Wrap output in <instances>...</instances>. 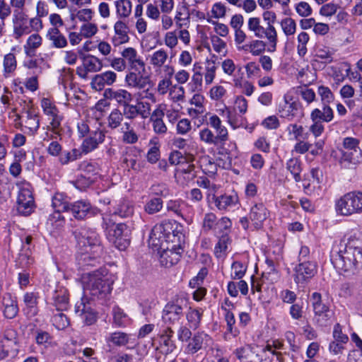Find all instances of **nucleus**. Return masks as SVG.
Returning <instances> with one entry per match:
<instances>
[{
	"label": "nucleus",
	"mask_w": 362,
	"mask_h": 362,
	"mask_svg": "<svg viewBox=\"0 0 362 362\" xmlns=\"http://www.w3.org/2000/svg\"><path fill=\"white\" fill-rule=\"evenodd\" d=\"M336 269L348 274H355L362 268V238L356 235L340 241L337 253L332 256Z\"/></svg>",
	"instance_id": "1"
},
{
	"label": "nucleus",
	"mask_w": 362,
	"mask_h": 362,
	"mask_svg": "<svg viewBox=\"0 0 362 362\" xmlns=\"http://www.w3.org/2000/svg\"><path fill=\"white\" fill-rule=\"evenodd\" d=\"M75 234L81 250L77 257L78 265L83 269L89 266L95 267L103 251L98 234L94 230L87 229H81Z\"/></svg>",
	"instance_id": "2"
},
{
	"label": "nucleus",
	"mask_w": 362,
	"mask_h": 362,
	"mask_svg": "<svg viewBox=\"0 0 362 362\" xmlns=\"http://www.w3.org/2000/svg\"><path fill=\"white\" fill-rule=\"evenodd\" d=\"M167 233L165 226L163 224L156 225L151 230L148 245L160 253V262L163 266L169 267L177 263L181 257L180 248H175L173 246L169 248L166 245Z\"/></svg>",
	"instance_id": "3"
},
{
	"label": "nucleus",
	"mask_w": 362,
	"mask_h": 362,
	"mask_svg": "<svg viewBox=\"0 0 362 362\" xmlns=\"http://www.w3.org/2000/svg\"><path fill=\"white\" fill-rule=\"evenodd\" d=\"M81 279L85 292L99 298L110 293L114 283L112 275L105 269L83 274Z\"/></svg>",
	"instance_id": "4"
},
{
	"label": "nucleus",
	"mask_w": 362,
	"mask_h": 362,
	"mask_svg": "<svg viewBox=\"0 0 362 362\" xmlns=\"http://www.w3.org/2000/svg\"><path fill=\"white\" fill-rule=\"evenodd\" d=\"M336 210L343 216L362 213V192H351L344 195L337 201Z\"/></svg>",
	"instance_id": "5"
},
{
	"label": "nucleus",
	"mask_w": 362,
	"mask_h": 362,
	"mask_svg": "<svg viewBox=\"0 0 362 362\" xmlns=\"http://www.w3.org/2000/svg\"><path fill=\"white\" fill-rule=\"evenodd\" d=\"M187 308L188 301L186 298H175L165 305L162 315L163 322L170 325L178 323L183 315V311Z\"/></svg>",
	"instance_id": "6"
},
{
	"label": "nucleus",
	"mask_w": 362,
	"mask_h": 362,
	"mask_svg": "<svg viewBox=\"0 0 362 362\" xmlns=\"http://www.w3.org/2000/svg\"><path fill=\"white\" fill-rule=\"evenodd\" d=\"M107 228L110 240L119 250H125L129 244V228L124 223H113Z\"/></svg>",
	"instance_id": "7"
},
{
	"label": "nucleus",
	"mask_w": 362,
	"mask_h": 362,
	"mask_svg": "<svg viewBox=\"0 0 362 362\" xmlns=\"http://www.w3.org/2000/svg\"><path fill=\"white\" fill-rule=\"evenodd\" d=\"M312 305L314 312L315 322L320 326H327L332 317L333 312L322 301L321 294L315 292L312 295Z\"/></svg>",
	"instance_id": "8"
},
{
	"label": "nucleus",
	"mask_w": 362,
	"mask_h": 362,
	"mask_svg": "<svg viewBox=\"0 0 362 362\" xmlns=\"http://www.w3.org/2000/svg\"><path fill=\"white\" fill-rule=\"evenodd\" d=\"M317 267L314 262L304 260L294 269V281L298 284L308 282L317 273Z\"/></svg>",
	"instance_id": "9"
},
{
	"label": "nucleus",
	"mask_w": 362,
	"mask_h": 362,
	"mask_svg": "<svg viewBox=\"0 0 362 362\" xmlns=\"http://www.w3.org/2000/svg\"><path fill=\"white\" fill-rule=\"evenodd\" d=\"M82 64L77 66L76 74L81 78L86 79L88 73L100 71L103 68V63L98 57L91 54H84L81 52Z\"/></svg>",
	"instance_id": "10"
},
{
	"label": "nucleus",
	"mask_w": 362,
	"mask_h": 362,
	"mask_svg": "<svg viewBox=\"0 0 362 362\" xmlns=\"http://www.w3.org/2000/svg\"><path fill=\"white\" fill-rule=\"evenodd\" d=\"M18 352L17 334L13 330H8L1 341L0 358L4 359L8 356L14 357L17 355Z\"/></svg>",
	"instance_id": "11"
},
{
	"label": "nucleus",
	"mask_w": 362,
	"mask_h": 362,
	"mask_svg": "<svg viewBox=\"0 0 362 362\" xmlns=\"http://www.w3.org/2000/svg\"><path fill=\"white\" fill-rule=\"evenodd\" d=\"M121 55L124 58L131 70L139 74H146V63L134 48L127 47L124 49Z\"/></svg>",
	"instance_id": "12"
},
{
	"label": "nucleus",
	"mask_w": 362,
	"mask_h": 362,
	"mask_svg": "<svg viewBox=\"0 0 362 362\" xmlns=\"http://www.w3.org/2000/svg\"><path fill=\"white\" fill-rule=\"evenodd\" d=\"M107 100L115 101L119 106H124L131 103L134 99L133 95L125 89L107 88L103 93Z\"/></svg>",
	"instance_id": "13"
},
{
	"label": "nucleus",
	"mask_w": 362,
	"mask_h": 362,
	"mask_svg": "<svg viewBox=\"0 0 362 362\" xmlns=\"http://www.w3.org/2000/svg\"><path fill=\"white\" fill-rule=\"evenodd\" d=\"M75 312L82 321L87 325H93L96 321V314L89 302L82 298L75 305Z\"/></svg>",
	"instance_id": "14"
},
{
	"label": "nucleus",
	"mask_w": 362,
	"mask_h": 362,
	"mask_svg": "<svg viewBox=\"0 0 362 362\" xmlns=\"http://www.w3.org/2000/svg\"><path fill=\"white\" fill-rule=\"evenodd\" d=\"M18 118L22 120L25 132L30 135H34L40 127V120L37 114L34 113L30 107L22 112Z\"/></svg>",
	"instance_id": "15"
},
{
	"label": "nucleus",
	"mask_w": 362,
	"mask_h": 362,
	"mask_svg": "<svg viewBox=\"0 0 362 362\" xmlns=\"http://www.w3.org/2000/svg\"><path fill=\"white\" fill-rule=\"evenodd\" d=\"M168 58V52L163 49H160L149 55V62L155 69H160L162 66H164L167 75L171 77L174 74L173 67L171 66H165Z\"/></svg>",
	"instance_id": "16"
},
{
	"label": "nucleus",
	"mask_w": 362,
	"mask_h": 362,
	"mask_svg": "<svg viewBox=\"0 0 362 362\" xmlns=\"http://www.w3.org/2000/svg\"><path fill=\"white\" fill-rule=\"evenodd\" d=\"M144 74H139L137 71H130L125 76V82L130 88L141 90L151 86V79Z\"/></svg>",
	"instance_id": "17"
},
{
	"label": "nucleus",
	"mask_w": 362,
	"mask_h": 362,
	"mask_svg": "<svg viewBox=\"0 0 362 362\" xmlns=\"http://www.w3.org/2000/svg\"><path fill=\"white\" fill-rule=\"evenodd\" d=\"M117 80V74L112 71H107L95 75L91 81L90 86L95 90H101L105 86H112Z\"/></svg>",
	"instance_id": "18"
},
{
	"label": "nucleus",
	"mask_w": 362,
	"mask_h": 362,
	"mask_svg": "<svg viewBox=\"0 0 362 362\" xmlns=\"http://www.w3.org/2000/svg\"><path fill=\"white\" fill-rule=\"evenodd\" d=\"M269 211L262 203L255 204L250 209V218L254 227L259 229L262 226L263 222L267 218Z\"/></svg>",
	"instance_id": "19"
},
{
	"label": "nucleus",
	"mask_w": 362,
	"mask_h": 362,
	"mask_svg": "<svg viewBox=\"0 0 362 362\" xmlns=\"http://www.w3.org/2000/svg\"><path fill=\"white\" fill-rule=\"evenodd\" d=\"M197 176L193 165H187L186 168L179 167L175 169L174 177L177 184L185 186Z\"/></svg>",
	"instance_id": "20"
},
{
	"label": "nucleus",
	"mask_w": 362,
	"mask_h": 362,
	"mask_svg": "<svg viewBox=\"0 0 362 362\" xmlns=\"http://www.w3.org/2000/svg\"><path fill=\"white\" fill-rule=\"evenodd\" d=\"M115 35L112 38L115 46H118L129 41V27L127 24L122 20L115 22L114 25Z\"/></svg>",
	"instance_id": "21"
},
{
	"label": "nucleus",
	"mask_w": 362,
	"mask_h": 362,
	"mask_svg": "<svg viewBox=\"0 0 362 362\" xmlns=\"http://www.w3.org/2000/svg\"><path fill=\"white\" fill-rule=\"evenodd\" d=\"M211 342V339L208 334L204 332H199L189 342L186 348L187 352L194 354L203 347L210 345Z\"/></svg>",
	"instance_id": "22"
},
{
	"label": "nucleus",
	"mask_w": 362,
	"mask_h": 362,
	"mask_svg": "<svg viewBox=\"0 0 362 362\" xmlns=\"http://www.w3.org/2000/svg\"><path fill=\"white\" fill-rule=\"evenodd\" d=\"M362 159L360 149L351 151H341V156L339 163L342 168H351L358 164Z\"/></svg>",
	"instance_id": "23"
},
{
	"label": "nucleus",
	"mask_w": 362,
	"mask_h": 362,
	"mask_svg": "<svg viewBox=\"0 0 362 362\" xmlns=\"http://www.w3.org/2000/svg\"><path fill=\"white\" fill-rule=\"evenodd\" d=\"M105 139V134L103 131L98 130L94 132L89 137L85 139L81 145L82 151L88 153L98 147V145L102 143Z\"/></svg>",
	"instance_id": "24"
},
{
	"label": "nucleus",
	"mask_w": 362,
	"mask_h": 362,
	"mask_svg": "<svg viewBox=\"0 0 362 362\" xmlns=\"http://www.w3.org/2000/svg\"><path fill=\"white\" fill-rule=\"evenodd\" d=\"M46 37L55 48L62 49L68 45L66 37L61 33L59 28H50L47 30Z\"/></svg>",
	"instance_id": "25"
},
{
	"label": "nucleus",
	"mask_w": 362,
	"mask_h": 362,
	"mask_svg": "<svg viewBox=\"0 0 362 362\" xmlns=\"http://www.w3.org/2000/svg\"><path fill=\"white\" fill-rule=\"evenodd\" d=\"M333 117V110L329 105H324L322 110L315 108L310 114L312 121L317 122H329Z\"/></svg>",
	"instance_id": "26"
},
{
	"label": "nucleus",
	"mask_w": 362,
	"mask_h": 362,
	"mask_svg": "<svg viewBox=\"0 0 362 362\" xmlns=\"http://www.w3.org/2000/svg\"><path fill=\"white\" fill-rule=\"evenodd\" d=\"M211 199L215 202L216 206L219 210H226L229 207L235 206L238 202V197L236 195H221L216 197L212 194Z\"/></svg>",
	"instance_id": "27"
},
{
	"label": "nucleus",
	"mask_w": 362,
	"mask_h": 362,
	"mask_svg": "<svg viewBox=\"0 0 362 362\" xmlns=\"http://www.w3.org/2000/svg\"><path fill=\"white\" fill-rule=\"evenodd\" d=\"M257 37H266L269 44L268 50L269 52H274L276 50L277 44V32L275 28L271 25L270 23H268V26L266 28H262V35L257 36Z\"/></svg>",
	"instance_id": "28"
},
{
	"label": "nucleus",
	"mask_w": 362,
	"mask_h": 362,
	"mask_svg": "<svg viewBox=\"0 0 362 362\" xmlns=\"http://www.w3.org/2000/svg\"><path fill=\"white\" fill-rule=\"evenodd\" d=\"M30 33L29 26L26 24V21L21 13L19 16H16L13 20V35L16 39H19L21 36Z\"/></svg>",
	"instance_id": "29"
},
{
	"label": "nucleus",
	"mask_w": 362,
	"mask_h": 362,
	"mask_svg": "<svg viewBox=\"0 0 362 362\" xmlns=\"http://www.w3.org/2000/svg\"><path fill=\"white\" fill-rule=\"evenodd\" d=\"M4 315L6 318L13 319L18 312L16 301L10 295L5 296L3 298Z\"/></svg>",
	"instance_id": "30"
},
{
	"label": "nucleus",
	"mask_w": 362,
	"mask_h": 362,
	"mask_svg": "<svg viewBox=\"0 0 362 362\" xmlns=\"http://www.w3.org/2000/svg\"><path fill=\"white\" fill-rule=\"evenodd\" d=\"M90 204L86 202L79 201L69 206V211L72 213L73 216L78 219L85 218L90 212Z\"/></svg>",
	"instance_id": "31"
},
{
	"label": "nucleus",
	"mask_w": 362,
	"mask_h": 362,
	"mask_svg": "<svg viewBox=\"0 0 362 362\" xmlns=\"http://www.w3.org/2000/svg\"><path fill=\"white\" fill-rule=\"evenodd\" d=\"M116 13L119 18H127L132 13V4L130 0H117L115 1Z\"/></svg>",
	"instance_id": "32"
},
{
	"label": "nucleus",
	"mask_w": 362,
	"mask_h": 362,
	"mask_svg": "<svg viewBox=\"0 0 362 362\" xmlns=\"http://www.w3.org/2000/svg\"><path fill=\"white\" fill-rule=\"evenodd\" d=\"M42 38L39 34H32L29 36L26 44L24 45L25 52L27 55H33L35 51L42 45Z\"/></svg>",
	"instance_id": "33"
},
{
	"label": "nucleus",
	"mask_w": 362,
	"mask_h": 362,
	"mask_svg": "<svg viewBox=\"0 0 362 362\" xmlns=\"http://www.w3.org/2000/svg\"><path fill=\"white\" fill-rule=\"evenodd\" d=\"M64 310H55L53 312L52 322L53 325L57 329H64L70 324L69 319L63 313V311H64Z\"/></svg>",
	"instance_id": "34"
},
{
	"label": "nucleus",
	"mask_w": 362,
	"mask_h": 362,
	"mask_svg": "<svg viewBox=\"0 0 362 362\" xmlns=\"http://www.w3.org/2000/svg\"><path fill=\"white\" fill-rule=\"evenodd\" d=\"M55 310H67L69 305V295L65 289L57 291L54 296Z\"/></svg>",
	"instance_id": "35"
},
{
	"label": "nucleus",
	"mask_w": 362,
	"mask_h": 362,
	"mask_svg": "<svg viewBox=\"0 0 362 362\" xmlns=\"http://www.w3.org/2000/svg\"><path fill=\"white\" fill-rule=\"evenodd\" d=\"M39 296L35 292H27L23 296V302L30 312L35 315L37 313Z\"/></svg>",
	"instance_id": "36"
},
{
	"label": "nucleus",
	"mask_w": 362,
	"mask_h": 362,
	"mask_svg": "<svg viewBox=\"0 0 362 362\" xmlns=\"http://www.w3.org/2000/svg\"><path fill=\"white\" fill-rule=\"evenodd\" d=\"M217 66L214 61L207 60L205 63L204 72L203 74L204 77V82L206 85H210L213 83L216 76Z\"/></svg>",
	"instance_id": "37"
},
{
	"label": "nucleus",
	"mask_w": 362,
	"mask_h": 362,
	"mask_svg": "<svg viewBox=\"0 0 362 362\" xmlns=\"http://www.w3.org/2000/svg\"><path fill=\"white\" fill-rule=\"evenodd\" d=\"M281 28L287 37L293 35L297 29V24L294 19L291 17H286L280 22Z\"/></svg>",
	"instance_id": "38"
},
{
	"label": "nucleus",
	"mask_w": 362,
	"mask_h": 362,
	"mask_svg": "<svg viewBox=\"0 0 362 362\" xmlns=\"http://www.w3.org/2000/svg\"><path fill=\"white\" fill-rule=\"evenodd\" d=\"M123 133L122 141L127 144H134L138 141V136L131 127L129 122H124L123 127L122 128Z\"/></svg>",
	"instance_id": "39"
},
{
	"label": "nucleus",
	"mask_w": 362,
	"mask_h": 362,
	"mask_svg": "<svg viewBox=\"0 0 362 362\" xmlns=\"http://www.w3.org/2000/svg\"><path fill=\"white\" fill-rule=\"evenodd\" d=\"M124 119L122 112L118 109L113 110L107 117V127L112 129L119 127Z\"/></svg>",
	"instance_id": "40"
},
{
	"label": "nucleus",
	"mask_w": 362,
	"mask_h": 362,
	"mask_svg": "<svg viewBox=\"0 0 362 362\" xmlns=\"http://www.w3.org/2000/svg\"><path fill=\"white\" fill-rule=\"evenodd\" d=\"M286 168L293 175L294 180L299 182L301 180L300 173L301 172L300 161L296 158L289 159L286 164Z\"/></svg>",
	"instance_id": "41"
},
{
	"label": "nucleus",
	"mask_w": 362,
	"mask_h": 362,
	"mask_svg": "<svg viewBox=\"0 0 362 362\" xmlns=\"http://www.w3.org/2000/svg\"><path fill=\"white\" fill-rule=\"evenodd\" d=\"M17 66V62L15 55L13 53L7 54L4 59V71L6 77L8 74L13 73Z\"/></svg>",
	"instance_id": "42"
},
{
	"label": "nucleus",
	"mask_w": 362,
	"mask_h": 362,
	"mask_svg": "<svg viewBox=\"0 0 362 362\" xmlns=\"http://www.w3.org/2000/svg\"><path fill=\"white\" fill-rule=\"evenodd\" d=\"M52 205L58 213L69 211V204L64 201L63 195L61 194H56L53 197Z\"/></svg>",
	"instance_id": "43"
},
{
	"label": "nucleus",
	"mask_w": 362,
	"mask_h": 362,
	"mask_svg": "<svg viewBox=\"0 0 362 362\" xmlns=\"http://www.w3.org/2000/svg\"><path fill=\"white\" fill-rule=\"evenodd\" d=\"M202 316V313L199 310H190L186 315L189 327L194 329H197L199 325Z\"/></svg>",
	"instance_id": "44"
},
{
	"label": "nucleus",
	"mask_w": 362,
	"mask_h": 362,
	"mask_svg": "<svg viewBox=\"0 0 362 362\" xmlns=\"http://www.w3.org/2000/svg\"><path fill=\"white\" fill-rule=\"evenodd\" d=\"M134 207L130 202L122 200L118 204L115 213L121 217H128L133 214Z\"/></svg>",
	"instance_id": "45"
},
{
	"label": "nucleus",
	"mask_w": 362,
	"mask_h": 362,
	"mask_svg": "<svg viewBox=\"0 0 362 362\" xmlns=\"http://www.w3.org/2000/svg\"><path fill=\"white\" fill-rule=\"evenodd\" d=\"M41 107L47 117L59 115L58 109L48 98H42L41 100Z\"/></svg>",
	"instance_id": "46"
},
{
	"label": "nucleus",
	"mask_w": 362,
	"mask_h": 362,
	"mask_svg": "<svg viewBox=\"0 0 362 362\" xmlns=\"http://www.w3.org/2000/svg\"><path fill=\"white\" fill-rule=\"evenodd\" d=\"M177 25L182 27L183 25H187L189 20V10L186 6H181L177 11L175 17Z\"/></svg>",
	"instance_id": "47"
},
{
	"label": "nucleus",
	"mask_w": 362,
	"mask_h": 362,
	"mask_svg": "<svg viewBox=\"0 0 362 362\" xmlns=\"http://www.w3.org/2000/svg\"><path fill=\"white\" fill-rule=\"evenodd\" d=\"M203 83V74L200 71H194L192 76L191 82L189 83L192 92L202 90Z\"/></svg>",
	"instance_id": "48"
},
{
	"label": "nucleus",
	"mask_w": 362,
	"mask_h": 362,
	"mask_svg": "<svg viewBox=\"0 0 362 362\" xmlns=\"http://www.w3.org/2000/svg\"><path fill=\"white\" fill-rule=\"evenodd\" d=\"M266 263L268 266V271L263 273L262 281H264V279L269 280L272 282L276 281L279 279V274L276 268L274 267L273 261L267 259Z\"/></svg>",
	"instance_id": "49"
},
{
	"label": "nucleus",
	"mask_w": 362,
	"mask_h": 362,
	"mask_svg": "<svg viewBox=\"0 0 362 362\" xmlns=\"http://www.w3.org/2000/svg\"><path fill=\"white\" fill-rule=\"evenodd\" d=\"M108 340L116 346H124L129 341V336L124 332H114L111 334Z\"/></svg>",
	"instance_id": "50"
},
{
	"label": "nucleus",
	"mask_w": 362,
	"mask_h": 362,
	"mask_svg": "<svg viewBox=\"0 0 362 362\" xmlns=\"http://www.w3.org/2000/svg\"><path fill=\"white\" fill-rule=\"evenodd\" d=\"M98 26L95 23H86L80 28L81 35L85 38H90L98 32Z\"/></svg>",
	"instance_id": "51"
},
{
	"label": "nucleus",
	"mask_w": 362,
	"mask_h": 362,
	"mask_svg": "<svg viewBox=\"0 0 362 362\" xmlns=\"http://www.w3.org/2000/svg\"><path fill=\"white\" fill-rule=\"evenodd\" d=\"M199 139L207 144L218 145L215 134L209 128H204L199 132Z\"/></svg>",
	"instance_id": "52"
},
{
	"label": "nucleus",
	"mask_w": 362,
	"mask_h": 362,
	"mask_svg": "<svg viewBox=\"0 0 362 362\" xmlns=\"http://www.w3.org/2000/svg\"><path fill=\"white\" fill-rule=\"evenodd\" d=\"M296 110V104L295 103H288L285 98L284 104L280 106L279 112L282 117H289L294 116V110Z\"/></svg>",
	"instance_id": "53"
},
{
	"label": "nucleus",
	"mask_w": 362,
	"mask_h": 362,
	"mask_svg": "<svg viewBox=\"0 0 362 362\" xmlns=\"http://www.w3.org/2000/svg\"><path fill=\"white\" fill-rule=\"evenodd\" d=\"M231 276L234 279H240L245 274L247 267L240 262H234L231 266Z\"/></svg>",
	"instance_id": "54"
},
{
	"label": "nucleus",
	"mask_w": 362,
	"mask_h": 362,
	"mask_svg": "<svg viewBox=\"0 0 362 362\" xmlns=\"http://www.w3.org/2000/svg\"><path fill=\"white\" fill-rule=\"evenodd\" d=\"M48 120L49 121V124L47 126V130L52 131L54 134L59 135L62 130V116L59 115H56V117H48Z\"/></svg>",
	"instance_id": "55"
},
{
	"label": "nucleus",
	"mask_w": 362,
	"mask_h": 362,
	"mask_svg": "<svg viewBox=\"0 0 362 362\" xmlns=\"http://www.w3.org/2000/svg\"><path fill=\"white\" fill-rule=\"evenodd\" d=\"M197 184L200 187L208 190L207 198L210 201L212 194L216 191V186L214 184H211L207 177H202L197 180Z\"/></svg>",
	"instance_id": "56"
},
{
	"label": "nucleus",
	"mask_w": 362,
	"mask_h": 362,
	"mask_svg": "<svg viewBox=\"0 0 362 362\" xmlns=\"http://www.w3.org/2000/svg\"><path fill=\"white\" fill-rule=\"evenodd\" d=\"M30 247H28L24 252L19 255L17 263L22 268H26L34 262V259L30 255Z\"/></svg>",
	"instance_id": "57"
},
{
	"label": "nucleus",
	"mask_w": 362,
	"mask_h": 362,
	"mask_svg": "<svg viewBox=\"0 0 362 362\" xmlns=\"http://www.w3.org/2000/svg\"><path fill=\"white\" fill-rule=\"evenodd\" d=\"M163 207V202L159 198H154L151 199L145 206V211L149 214H153L158 212Z\"/></svg>",
	"instance_id": "58"
},
{
	"label": "nucleus",
	"mask_w": 362,
	"mask_h": 362,
	"mask_svg": "<svg viewBox=\"0 0 362 362\" xmlns=\"http://www.w3.org/2000/svg\"><path fill=\"white\" fill-rule=\"evenodd\" d=\"M80 155L81 153H79V151L74 148L71 151L66 152L64 154L60 156L59 161L62 165H66L69 162L76 160Z\"/></svg>",
	"instance_id": "59"
},
{
	"label": "nucleus",
	"mask_w": 362,
	"mask_h": 362,
	"mask_svg": "<svg viewBox=\"0 0 362 362\" xmlns=\"http://www.w3.org/2000/svg\"><path fill=\"white\" fill-rule=\"evenodd\" d=\"M123 117L126 119H133L138 115H140L139 112V107L136 105H132L129 103L127 105L123 106V112H122Z\"/></svg>",
	"instance_id": "60"
},
{
	"label": "nucleus",
	"mask_w": 362,
	"mask_h": 362,
	"mask_svg": "<svg viewBox=\"0 0 362 362\" xmlns=\"http://www.w3.org/2000/svg\"><path fill=\"white\" fill-rule=\"evenodd\" d=\"M296 13L301 17H308L312 14L313 9L310 4L305 1H300L295 6Z\"/></svg>",
	"instance_id": "61"
},
{
	"label": "nucleus",
	"mask_w": 362,
	"mask_h": 362,
	"mask_svg": "<svg viewBox=\"0 0 362 362\" xmlns=\"http://www.w3.org/2000/svg\"><path fill=\"white\" fill-rule=\"evenodd\" d=\"M318 94L321 97V100L325 105L334 100V95L328 87L320 86L318 88Z\"/></svg>",
	"instance_id": "62"
},
{
	"label": "nucleus",
	"mask_w": 362,
	"mask_h": 362,
	"mask_svg": "<svg viewBox=\"0 0 362 362\" xmlns=\"http://www.w3.org/2000/svg\"><path fill=\"white\" fill-rule=\"evenodd\" d=\"M113 322L117 327L124 325L127 320V315L123 310L118 307H115L112 310Z\"/></svg>",
	"instance_id": "63"
},
{
	"label": "nucleus",
	"mask_w": 362,
	"mask_h": 362,
	"mask_svg": "<svg viewBox=\"0 0 362 362\" xmlns=\"http://www.w3.org/2000/svg\"><path fill=\"white\" fill-rule=\"evenodd\" d=\"M228 241L229 238L227 235H223L219 239L214 249V253L217 257H221L226 252Z\"/></svg>",
	"instance_id": "64"
}]
</instances>
